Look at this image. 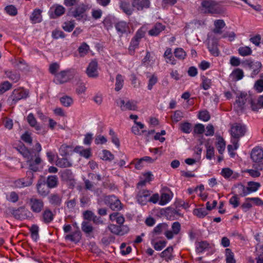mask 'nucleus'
<instances>
[{"instance_id":"f8f14e48","label":"nucleus","mask_w":263,"mask_h":263,"mask_svg":"<svg viewBox=\"0 0 263 263\" xmlns=\"http://www.w3.org/2000/svg\"><path fill=\"white\" fill-rule=\"evenodd\" d=\"M249 99V105L253 111H258L259 109L263 108V95L260 96L257 100L253 98Z\"/></svg>"},{"instance_id":"a878e982","label":"nucleus","mask_w":263,"mask_h":263,"mask_svg":"<svg viewBox=\"0 0 263 263\" xmlns=\"http://www.w3.org/2000/svg\"><path fill=\"white\" fill-rule=\"evenodd\" d=\"M41 13L42 11L39 9H35L33 10L30 17V19L32 23H39L42 21Z\"/></svg>"},{"instance_id":"5fc2aeb1","label":"nucleus","mask_w":263,"mask_h":263,"mask_svg":"<svg viewBox=\"0 0 263 263\" xmlns=\"http://www.w3.org/2000/svg\"><path fill=\"white\" fill-rule=\"evenodd\" d=\"M72 147L70 145L63 144L59 148V153L62 156H66L71 151Z\"/></svg>"},{"instance_id":"4c0bfd02","label":"nucleus","mask_w":263,"mask_h":263,"mask_svg":"<svg viewBox=\"0 0 263 263\" xmlns=\"http://www.w3.org/2000/svg\"><path fill=\"white\" fill-rule=\"evenodd\" d=\"M209 244L206 241H201L196 243V251L198 253H201L209 248Z\"/></svg>"},{"instance_id":"69168bd1","label":"nucleus","mask_w":263,"mask_h":263,"mask_svg":"<svg viewBox=\"0 0 263 263\" xmlns=\"http://www.w3.org/2000/svg\"><path fill=\"white\" fill-rule=\"evenodd\" d=\"M12 87V85L8 81H5L0 85V94L3 93Z\"/></svg>"},{"instance_id":"9d476101","label":"nucleus","mask_w":263,"mask_h":263,"mask_svg":"<svg viewBox=\"0 0 263 263\" xmlns=\"http://www.w3.org/2000/svg\"><path fill=\"white\" fill-rule=\"evenodd\" d=\"M86 72L89 78H97L98 77V64L96 60H92L89 63Z\"/></svg>"},{"instance_id":"473e14b6","label":"nucleus","mask_w":263,"mask_h":263,"mask_svg":"<svg viewBox=\"0 0 263 263\" xmlns=\"http://www.w3.org/2000/svg\"><path fill=\"white\" fill-rule=\"evenodd\" d=\"M172 195L170 192L162 193L160 197L159 204L164 205L168 203L172 199Z\"/></svg>"},{"instance_id":"37998d69","label":"nucleus","mask_w":263,"mask_h":263,"mask_svg":"<svg viewBox=\"0 0 263 263\" xmlns=\"http://www.w3.org/2000/svg\"><path fill=\"white\" fill-rule=\"evenodd\" d=\"M151 243L156 250L161 251L165 247L167 242L165 240H160L155 242L154 240H152Z\"/></svg>"},{"instance_id":"9b49d317","label":"nucleus","mask_w":263,"mask_h":263,"mask_svg":"<svg viewBox=\"0 0 263 263\" xmlns=\"http://www.w3.org/2000/svg\"><path fill=\"white\" fill-rule=\"evenodd\" d=\"M250 155L253 162H261L263 160V148L259 146H255L252 149Z\"/></svg>"},{"instance_id":"680f3d73","label":"nucleus","mask_w":263,"mask_h":263,"mask_svg":"<svg viewBox=\"0 0 263 263\" xmlns=\"http://www.w3.org/2000/svg\"><path fill=\"white\" fill-rule=\"evenodd\" d=\"M260 186V184L258 182L250 181L248 183V187L250 194L257 191Z\"/></svg>"},{"instance_id":"cd10ccee","label":"nucleus","mask_w":263,"mask_h":263,"mask_svg":"<svg viewBox=\"0 0 263 263\" xmlns=\"http://www.w3.org/2000/svg\"><path fill=\"white\" fill-rule=\"evenodd\" d=\"M215 28L213 30L214 33L216 34H220L222 32V29L225 27L226 23L223 20H216L214 22Z\"/></svg>"},{"instance_id":"864d4df0","label":"nucleus","mask_w":263,"mask_h":263,"mask_svg":"<svg viewBox=\"0 0 263 263\" xmlns=\"http://www.w3.org/2000/svg\"><path fill=\"white\" fill-rule=\"evenodd\" d=\"M29 230L31 232L32 238L34 241H36L39 238V227L36 224H33Z\"/></svg>"},{"instance_id":"49530a36","label":"nucleus","mask_w":263,"mask_h":263,"mask_svg":"<svg viewBox=\"0 0 263 263\" xmlns=\"http://www.w3.org/2000/svg\"><path fill=\"white\" fill-rule=\"evenodd\" d=\"M143 161H146L148 163H153V160L149 157H144L140 159H136L134 160L131 161L129 164H140Z\"/></svg>"},{"instance_id":"e433bc0d","label":"nucleus","mask_w":263,"mask_h":263,"mask_svg":"<svg viewBox=\"0 0 263 263\" xmlns=\"http://www.w3.org/2000/svg\"><path fill=\"white\" fill-rule=\"evenodd\" d=\"M5 74L7 78L14 83L18 82L20 79V74L15 71H6L5 72Z\"/></svg>"},{"instance_id":"6e6552de","label":"nucleus","mask_w":263,"mask_h":263,"mask_svg":"<svg viewBox=\"0 0 263 263\" xmlns=\"http://www.w3.org/2000/svg\"><path fill=\"white\" fill-rule=\"evenodd\" d=\"M71 77L70 70H63L55 74L54 82L56 84H63L68 82Z\"/></svg>"},{"instance_id":"a19ab883","label":"nucleus","mask_w":263,"mask_h":263,"mask_svg":"<svg viewBox=\"0 0 263 263\" xmlns=\"http://www.w3.org/2000/svg\"><path fill=\"white\" fill-rule=\"evenodd\" d=\"M180 130L185 134H189L192 131V125L188 122L181 123L179 124Z\"/></svg>"},{"instance_id":"dca6fc26","label":"nucleus","mask_w":263,"mask_h":263,"mask_svg":"<svg viewBox=\"0 0 263 263\" xmlns=\"http://www.w3.org/2000/svg\"><path fill=\"white\" fill-rule=\"evenodd\" d=\"M208 48L212 55L215 57L219 55V51L218 49V41L217 40L209 39Z\"/></svg>"},{"instance_id":"a18cd8bd","label":"nucleus","mask_w":263,"mask_h":263,"mask_svg":"<svg viewBox=\"0 0 263 263\" xmlns=\"http://www.w3.org/2000/svg\"><path fill=\"white\" fill-rule=\"evenodd\" d=\"M237 187L238 189V193L240 196L245 197L250 194V192L249 191L248 186L239 184L237 185Z\"/></svg>"},{"instance_id":"f03ea898","label":"nucleus","mask_w":263,"mask_h":263,"mask_svg":"<svg viewBox=\"0 0 263 263\" xmlns=\"http://www.w3.org/2000/svg\"><path fill=\"white\" fill-rule=\"evenodd\" d=\"M88 9L87 6L83 3L80 4L76 6L71 12L72 15L78 21H82L83 23L88 21V15L86 13Z\"/></svg>"},{"instance_id":"c9c22d12","label":"nucleus","mask_w":263,"mask_h":263,"mask_svg":"<svg viewBox=\"0 0 263 263\" xmlns=\"http://www.w3.org/2000/svg\"><path fill=\"white\" fill-rule=\"evenodd\" d=\"M32 183V181L31 179L26 181L24 179H20L16 180L14 183V186L17 188H22L27 187L31 185Z\"/></svg>"},{"instance_id":"052dcab7","label":"nucleus","mask_w":263,"mask_h":263,"mask_svg":"<svg viewBox=\"0 0 263 263\" xmlns=\"http://www.w3.org/2000/svg\"><path fill=\"white\" fill-rule=\"evenodd\" d=\"M139 42L140 41H138L137 39H135L134 38H133L132 39L130 45L128 48L129 52L131 54H133L135 52V49L138 47Z\"/></svg>"},{"instance_id":"7c9ffc66","label":"nucleus","mask_w":263,"mask_h":263,"mask_svg":"<svg viewBox=\"0 0 263 263\" xmlns=\"http://www.w3.org/2000/svg\"><path fill=\"white\" fill-rule=\"evenodd\" d=\"M111 221H115L118 224H123L125 221L124 216L119 213H114L109 215Z\"/></svg>"},{"instance_id":"412c9836","label":"nucleus","mask_w":263,"mask_h":263,"mask_svg":"<svg viewBox=\"0 0 263 263\" xmlns=\"http://www.w3.org/2000/svg\"><path fill=\"white\" fill-rule=\"evenodd\" d=\"M153 179V175L151 172L144 173L141 178V180L137 184L138 189H140L142 186L145 185L147 182H149Z\"/></svg>"},{"instance_id":"0eeeda50","label":"nucleus","mask_w":263,"mask_h":263,"mask_svg":"<svg viewBox=\"0 0 263 263\" xmlns=\"http://www.w3.org/2000/svg\"><path fill=\"white\" fill-rule=\"evenodd\" d=\"M105 202L114 211H119L122 208L120 201L114 195L106 197Z\"/></svg>"},{"instance_id":"393cba45","label":"nucleus","mask_w":263,"mask_h":263,"mask_svg":"<svg viewBox=\"0 0 263 263\" xmlns=\"http://www.w3.org/2000/svg\"><path fill=\"white\" fill-rule=\"evenodd\" d=\"M163 57L165 58V62L167 63L173 65L176 64V60L173 55L172 49L171 48H167L165 50Z\"/></svg>"},{"instance_id":"7ed1b4c3","label":"nucleus","mask_w":263,"mask_h":263,"mask_svg":"<svg viewBox=\"0 0 263 263\" xmlns=\"http://www.w3.org/2000/svg\"><path fill=\"white\" fill-rule=\"evenodd\" d=\"M247 131L245 125L241 123H235L232 125L231 129V135L232 139L239 140L240 137H243Z\"/></svg>"},{"instance_id":"72a5a7b5","label":"nucleus","mask_w":263,"mask_h":263,"mask_svg":"<svg viewBox=\"0 0 263 263\" xmlns=\"http://www.w3.org/2000/svg\"><path fill=\"white\" fill-rule=\"evenodd\" d=\"M124 77L120 74H118L116 78L115 88L117 91L120 90L124 85Z\"/></svg>"},{"instance_id":"0e129e2a","label":"nucleus","mask_w":263,"mask_h":263,"mask_svg":"<svg viewBox=\"0 0 263 263\" xmlns=\"http://www.w3.org/2000/svg\"><path fill=\"white\" fill-rule=\"evenodd\" d=\"M253 87L257 92H262L263 91V79H259L256 81Z\"/></svg>"},{"instance_id":"e2e57ef3","label":"nucleus","mask_w":263,"mask_h":263,"mask_svg":"<svg viewBox=\"0 0 263 263\" xmlns=\"http://www.w3.org/2000/svg\"><path fill=\"white\" fill-rule=\"evenodd\" d=\"M193 214L199 218H203L208 214V212L204 208H198L193 211Z\"/></svg>"},{"instance_id":"774afa93","label":"nucleus","mask_w":263,"mask_h":263,"mask_svg":"<svg viewBox=\"0 0 263 263\" xmlns=\"http://www.w3.org/2000/svg\"><path fill=\"white\" fill-rule=\"evenodd\" d=\"M21 139L26 143L31 144L32 143V138L31 136V134L28 132H25L21 137Z\"/></svg>"},{"instance_id":"4468645a","label":"nucleus","mask_w":263,"mask_h":263,"mask_svg":"<svg viewBox=\"0 0 263 263\" xmlns=\"http://www.w3.org/2000/svg\"><path fill=\"white\" fill-rule=\"evenodd\" d=\"M249 98H252L250 95H248L247 93H241L240 95L237 97L236 102L238 106L240 109H243L245 108L246 104H249Z\"/></svg>"},{"instance_id":"f257e3e1","label":"nucleus","mask_w":263,"mask_h":263,"mask_svg":"<svg viewBox=\"0 0 263 263\" xmlns=\"http://www.w3.org/2000/svg\"><path fill=\"white\" fill-rule=\"evenodd\" d=\"M201 5L202 10L205 13L219 14L222 12L219 4L214 0H204Z\"/></svg>"},{"instance_id":"423d86ee","label":"nucleus","mask_w":263,"mask_h":263,"mask_svg":"<svg viewBox=\"0 0 263 263\" xmlns=\"http://www.w3.org/2000/svg\"><path fill=\"white\" fill-rule=\"evenodd\" d=\"M28 96V91L23 88L14 89L10 97L13 104L16 103L21 99H26Z\"/></svg>"},{"instance_id":"09e8293b","label":"nucleus","mask_w":263,"mask_h":263,"mask_svg":"<svg viewBox=\"0 0 263 263\" xmlns=\"http://www.w3.org/2000/svg\"><path fill=\"white\" fill-rule=\"evenodd\" d=\"M89 50V46L86 43H83L78 48L80 56L84 57L87 54Z\"/></svg>"},{"instance_id":"c03bdc74","label":"nucleus","mask_w":263,"mask_h":263,"mask_svg":"<svg viewBox=\"0 0 263 263\" xmlns=\"http://www.w3.org/2000/svg\"><path fill=\"white\" fill-rule=\"evenodd\" d=\"M136 125H134L132 128V132L136 135H140L141 133L139 129H143L144 127V125L140 122L134 121Z\"/></svg>"},{"instance_id":"338daca9","label":"nucleus","mask_w":263,"mask_h":263,"mask_svg":"<svg viewBox=\"0 0 263 263\" xmlns=\"http://www.w3.org/2000/svg\"><path fill=\"white\" fill-rule=\"evenodd\" d=\"M198 118L200 120L206 122L210 120V115L207 110H203L199 112Z\"/></svg>"},{"instance_id":"3c124183","label":"nucleus","mask_w":263,"mask_h":263,"mask_svg":"<svg viewBox=\"0 0 263 263\" xmlns=\"http://www.w3.org/2000/svg\"><path fill=\"white\" fill-rule=\"evenodd\" d=\"M174 53L175 57L179 60H183L186 56V52L181 48H176Z\"/></svg>"},{"instance_id":"ea45409f","label":"nucleus","mask_w":263,"mask_h":263,"mask_svg":"<svg viewBox=\"0 0 263 263\" xmlns=\"http://www.w3.org/2000/svg\"><path fill=\"white\" fill-rule=\"evenodd\" d=\"M226 144L224 139L222 137H219L217 138L216 147L220 154H222V153L224 152L226 148Z\"/></svg>"},{"instance_id":"39448f33","label":"nucleus","mask_w":263,"mask_h":263,"mask_svg":"<svg viewBox=\"0 0 263 263\" xmlns=\"http://www.w3.org/2000/svg\"><path fill=\"white\" fill-rule=\"evenodd\" d=\"M30 210L34 213H40L43 210L44 203L41 199L30 198L28 202Z\"/></svg>"},{"instance_id":"5701e85b","label":"nucleus","mask_w":263,"mask_h":263,"mask_svg":"<svg viewBox=\"0 0 263 263\" xmlns=\"http://www.w3.org/2000/svg\"><path fill=\"white\" fill-rule=\"evenodd\" d=\"M27 120L30 126L34 127L35 129L37 132V133L39 134L42 128L40 125L37 123V122L32 113H30L28 115Z\"/></svg>"},{"instance_id":"6e6d98bb","label":"nucleus","mask_w":263,"mask_h":263,"mask_svg":"<svg viewBox=\"0 0 263 263\" xmlns=\"http://www.w3.org/2000/svg\"><path fill=\"white\" fill-rule=\"evenodd\" d=\"M173 251L172 247H168L161 253V257H164L166 259L171 260L172 259V253Z\"/></svg>"},{"instance_id":"b1692460","label":"nucleus","mask_w":263,"mask_h":263,"mask_svg":"<svg viewBox=\"0 0 263 263\" xmlns=\"http://www.w3.org/2000/svg\"><path fill=\"white\" fill-rule=\"evenodd\" d=\"M36 187L38 194L41 196H46L49 193V187L45 182H39Z\"/></svg>"},{"instance_id":"2f4dec72","label":"nucleus","mask_w":263,"mask_h":263,"mask_svg":"<svg viewBox=\"0 0 263 263\" xmlns=\"http://www.w3.org/2000/svg\"><path fill=\"white\" fill-rule=\"evenodd\" d=\"M46 183L49 188H54L58 185V178L55 175L49 176L47 177Z\"/></svg>"},{"instance_id":"603ef678","label":"nucleus","mask_w":263,"mask_h":263,"mask_svg":"<svg viewBox=\"0 0 263 263\" xmlns=\"http://www.w3.org/2000/svg\"><path fill=\"white\" fill-rule=\"evenodd\" d=\"M118 236H123L128 234L130 231L129 227L126 224L118 225Z\"/></svg>"},{"instance_id":"aec40b11","label":"nucleus","mask_w":263,"mask_h":263,"mask_svg":"<svg viewBox=\"0 0 263 263\" xmlns=\"http://www.w3.org/2000/svg\"><path fill=\"white\" fill-rule=\"evenodd\" d=\"M132 5L133 7L138 10H142L144 8H147L149 7L150 2L149 0H133Z\"/></svg>"},{"instance_id":"f704fd0d","label":"nucleus","mask_w":263,"mask_h":263,"mask_svg":"<svg viewBox=\"0 0 263 263\" xmlns=\"http://www.w3.org/2000/svg\"><path fill=\"white\" fill-rule=\"evenodd\" d=\"M48 198L49 203L54 205H59L62 201L61 197L57 194H52Z\"/></svg>"},{"instance_id":"6ab92c4d","label":"nucleus","mask_w":263,"mask_h":263,"mask_svg":"<svg viewBox=\"0 0 263 263\" xmlns=\"http://www.w3.org/2000/svg\"><path fill=\"white\" fill-rule=\"evenodd\" d=\"M116 29L118 34L122 35L129 31L128 24L124 21H119L115 25Z\"/></svg>"},{"instance_id":"20e7f679","label":"nucleus","mask_w":263,"mask_h":263,"mask_svg":"<svg viewBox=\"0 0 263 263\" xmlns=\"http://www.w3.org/2000/svg\"><path fill=\"white\" fill-rule=\"evenodd\" d=\"M116 102L122 111L136 110L137 109V102L134 100L125 101L119 99L116 100Z\"/></svg>"},{"instance_id":"bb28decb","label":"nucleus","mask_w":263,"mask_h":263,"mask_svg":"<svg viewBox=\"0 0 263 263\" xmlns=\"http://www.w3.org/2000/svg\"><path fill=\"white\" fill-rule=\"evenodd\" d=\"M164 29L165 26L162 24L157 23L148 31V34L151 36H157L159 35L161 32L164 30Z\"/></svg>"},{"instance_id":"13d9d810","label":"nucleus","mask_w":263,"mask_h":263,"mask_svg":"<svg viewBox=\"0 0 263 263\" xmlns=\"http://www.w3.org/2000/svg\"><path fill=\"white\" fill-rule=\"evenodd\" d=\"M100 157L104 160L110 161L114 159V155L107 150H103L100 154Z\"/></svg>"},{"instance_id":"58836bf2","label":"nucleus","mask_w":263,"mask_h":263,"mask_svg":"<svg viewBox=\"0 0 263 263\" xmlns=\"http://www.w3.org/2000/svg\"><path fill=\"white\" fill-rule=\"evenodd\" d=\"M225 257L226 263H236L234 254L231 249L227 248L225 250Z\"/></svg>"},{"instance_id":"c85d7f7f","label":"nucleus","mask_w":263,"mask_h":263,"mask_svg":"<svg viewBox=\"0 0 263 263\" xmlns=\"http://www.w3.org/2000/svg\"><path fill=\"white\" fill-rule=\"evenodd\" d=\"M244 77V73L240 68L235 69L230 75V77L234 81H237L241 80Z\"/></svg>"},{"instance_id":"f3484780","label":"nucleus","mask_w":263,"mask_h":263,"mask_svg":"<svg viewBox=\"0 0 263 263\" xmlns=\"http://www.w3.org/2000/svg\"><path fill=\"white\" fill-rule=\"evenodd\" d=\"M17 151L26 159L27 162H30L33 160L32 153L25 145L20 146L17 148Z\"/></svg>"},{"instance_id":"1a4fd4ad","label":"nucleus","mask_w":263,"mask_h":263,"mask_svg":"<svg viewBox=\"0 0 263 263\" xmlns=\"http://www.w3.org/2000/svg\"><path fill=\"white\" fill-rule=\"evenodd\" d=\"M14 217L17 219H25L31 217V213L24 207H20L13 210L12 213Z\"/></svg>"},{"instance_id":"ddd939ff","label":"nucleus","mask_w":263,"mask_h":263,"mask_svg":"<svg viewBox=\"0 0 263 263\" xmlns=\"http://www.w3.org/2000/svg\"><path fill=\"white\" fill-rule=\"evenodd\" d=\"M151 193L149 191L141 190L139 191L137 196V201L142 205H145L149 200Z\"/></svg>"},{"instance_id":"2eb2a0df","label":"nucleus","mask_w":263,"mask_h":263,"mask_svg":"<svg viewBox=\"0 0 263 263\" xmlns=\"http://www.w3.org/2000/svg\"><path fill=\"white\" fill-rule=\"evenodd\" d=\"M65 11V8L60 5H55L50 8L49 13L52 18L62 15Z\"/></svg>"},{"instance_id":"8fccbe9b","label":"nucleus","mask_w":263,"mask_h":263,"mask_svg":"<svg viewBox=\"0 0 263 263\" xmlns=\"http://www.w3.org/2000/svg\"><path fill=\"white\" fill-rule=\"evenodd\" d=\"M238 51L239 54L242 57L251 55L252 52V49L248 46L240 47L238 48Z\"/></svg>"},{"instance_id":"4d7b16f0","label":"nucleus","mask_w":263,"mask_h":263,"mask_svg":"<svg viewBox=\"0 0 263 263\" xmlns=\"http://www.w3.org/2000/svg\"><path fill=\"white\" fill-rule=\"evenodd\" d=\"M60 102L63 106L69 107L73 104V101L70 97L65 96L60 98Z\"/></svg>"},{"instance_id":"a211bd4d","label":"nucleus","mask_w":263,"mask_h":263,"mask_svg":"<svg viewBox=\"0 0 263 263\" xmlns=\"http://www.w3.org/2000/svg\"><path fill=\"white\" fill-rule=\"evenodd\" d=\"M247 65L250 69L253 70L251 73V77L252 78H254L259 72L261 67V64L258 61H248Z\"/></svg>"},{"instance_id":"79ce46f5","label":"nucleus","mask_w":263,"mask_h":263,"mask_svg":"<svg viewBox=\"0 0 263 263\" xmlns=\"http://www.w3.org/2000/svg\"><path fill=\"white\" fill-rule=\"evenodd\" d=\"M65 239L69 240L73 242H78L81 239V234L80 231H76L73 232L72 234L67 235L65 236Z\"/></svg>"},{"instance_id":"bf43d9fd","label":"nucleus","mask_w":263,"mask_h":263,"mask_svg":"<svg viewBox=\"0 0 263 263\" xmlns=\"http://www.w3.org/2000/svg\"><path fill=\"white\" fill-rule=\"evenodd\" d=\"M120 7L126 14L129 15L132 14L133 9L130 7L129 4L125 2H122L121 3Z\"/></svg>"},{"instance_id":"de8ad7c7","label":"nucleus","mask_w":263,"mask_h":263,"mask_svg":"<svg viewBox=\"0 0 263 263\" xmlns=\"http://www.w3.org/2000/svg\"><path fill=\"white\" fill-rule=\"evenodd\" d=\"M75 27L74 21L65 22L62 25V28L67 32H71Z\"/></svg>"},{"instance_id":"c756f323","label":"nucleus","mask_w":263,"mask_h":263,"mask_svg":"<svg viewBox=\"0 0 263 263\" xmlns=\"http://www.w3.org/2000/svg\"><path fill=\"white\" fill-rule=\"evenodd\" d=\"M53 219V214L52 212L48 210H45L42 213L41 220L45 223L51 222Z\"/></svg>"},{"instance_id":"4be33fe9","label":"nucleus","mask_w":263,"mask_h":263,"mask_svg":"<svg viewBox=\"0 0 263 263\" xmlns=\"http://www.w3.org/2000/svg\"><path fill=\"white\" fill-rule=\"evenodd\" d=\"M73 151L86 159L89 158L91 156L90 148H84L81 146H77Z\"/></svg>"}]
</instances>
